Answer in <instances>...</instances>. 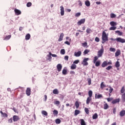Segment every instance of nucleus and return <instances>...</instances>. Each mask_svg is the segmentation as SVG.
Listing matches in <instances>:
<instances>
[{"mask_svg":"<svg viewBox=\"0 0 125 125\" xmlns=\"http://www.w3.org/2000/svg\"><path fill=\"white\" fill-rule=\"evenodd\" d=\"M109 88H110L109 90V93H112V92L114 90V89L111 87V86H109Z\"/></svg>","mask_w":125,"mask_h":125,"instance_id":"nucleus-49","label":"nucleus"},{"mask_svg":"<svg viewBox=\"0 0 125 125\" xmlns=\"http://www.w3.org/2000/svg\"><path fill=\"white\" fill-rule=\"evenodd\" d=\"M101 97H102V95L100 94V95H98L97 94H95V98H97L98 99H99V98H101Z\"/></svg>","mask_w":125,"mask_h":125,"instance_id":"nucleus-32","label":"nucleus"},{"mask_svg":"<svg viewBox=\"0 0 125 125\" xmlns=\"http://www.w3.org/2000/svg\"><path fill=\"white\" fill-rule=\"evenodd\" d=\"M76 68L77 65L75 64H72L70 67V69H71V70H75V69H76Z\"/></svg>","mask_w":125,"mask_h":125,"instance_id":"nucleus-20","label":"nucleus"},{"mask_svg":"<svg viewBox=\"0 0 125 125\" xmlns=\"http://www.w3.org/2000/svg\"><path fill=\"white\" fill-rule=\"evenodd\" d=\"M112 69V66H108L106 68V70L109 71Z\"/></svg>","mask_w":125,"mask_h":125,"instance_id":"nucleus-56","label":"nucleus"},{"mask_svg":"<svg viewBox=\"0 0 125 125\" xmlns=\"http://www.w3.org/2000/svg\"><path fill=\"white\" fill-rule=\"evenodd\" d=\"M82 55V52L78 51V52H75L74 53V56H76V57H80Z\"/></svg>","mask_w":125,"mask_h":125,"instance_id":"nucleus-8","label":"nucleus"},{"mask_svg":"<svg viewBox=\"0 0 125 125\" xmlns=\"http://www.w3.org/2000/svg\"><path fill=\"white\" fill-rule=\"evenodd\" d=\"M53 114L54 116H57V115H58V111L56 110H54L53 111Z\"/></svg>","mask_w":125,"mask_h":125,"instance_id":"nucleus-39","label":"nucleus"},{"mask_svg":"<svg viewBox=\"0 0 125 125\" xmlns=\"http://www.w3.org/2000/svg\"><path fill=\"white\" fill-rule=\"evenodd\" d=\"M100 63H101L100 61H97V62H96L95 63V66H96V67H98L100 65Z\"/></svg>","mask_w":125,"mask_h":125,"instance_id":"nucleus-26","label":"nucleus"},{"mask_svg":"<svg viewBox=\"0 0 125 125\" xmlns=\"http://www.w3.org/2000/svg\"><path fill=\"white\" fill-rule=\"evenodd\" d=\"M53 94H59V91L57 89H55L53 90Z\"/></svg>","mask_w":125,"mask_h":125,"instance_id":"nucleus-18","label":"nucleus"},{"mask_svg":"<svg viewBox=\"0 0 125 125\" xmlns=\"http://www.w3.org/2000/svg\"><path fill=\"white\" fill-rule=\"evenodd\" d=\"M95 41L97 42H99V38H98V37H96L95 39Z\"/></svg>","mask_w":125,"mask_h":125,"instance_id":"nucleus-64","label":"nucleus"},{"mask_svg":"<svg viewBox=\"0 0 125 125\" xmlns=\"http://www.w3.org/2000/svg\"><path fill=\"white\" fill-rule=\"evenodd\" d=\"M108 102H110V101H112L113 100V98H108L107 99Z\"/></svg>","mask_w":125,"mask_h":125,"instance_id":"nucleus-60","label":"nucleus"},{"mask_svg":"<svg viewBox=\"0 0 125 125\" xmlns=\"http://www.w3.org/2000/svg\"><path fill=\"white\" fill-rule=\"evenodd\" d=\"M92 118H93V120H96V119H97V118H98V115H97V113H95L93 115Z\"/></svg>","mask_w":125,"mask_h":125,"instance_id":"nucleus-25","label":"nucleus"},{"mask_svg":"<svg viewBox=\"0 0 125 125\" xmlns=\"http://www.w3.org/2000/svg\"><path fill=\"white\" fill-rule=\"evenodd\" d=\"M88 52H89V51L87 49H86L84 51L83 53H84V54H87V53H88Z\"/></svg>","mask_w":125,"mask_h":125,"instance_id":"nucleus-57","label":"nucleus"},{"mask_svg":"<svg viewBox=\"0 0 125 125\" xmlns=\"http://www.w3.org/2000/svg\"><path fill=\"white\" fill-rule=\"evenodd\" d=\"M120 66V62L117 61L115 63V67H116V68H119Z\"/></svg>","mask_w":125,"mask_h":125,"instance_id":"nucleus-30","label":"nucleus"},{"mask_svg":"<svg viewBox=\"0 0 125 125\" xmlns=\"http://www.w3.org/2000/svg\"><path fill=\"white\" fill-rule=\"evenodd\" d=\"M86 32L87 34H90V33H92V30L89 28H87Z\"/></svg>","mask_w":125,"mask_h":125,"instance_id":"nucleus-23","label":"nucleus"},{"mask_svg":"<svg viewBox=\"0 0 125 125\" xmlns=\"http://www.w3.org/2000/svg\"><path fill=\"white\" fill-rule=\"evenodd\" d=\"M75 16V17H80V16H81V13L80 12L76 13Z\"/></svg>","mask_w":125,"mask_h":125,"instance_id":"nucleus-47","label":"nucleus"},{"mask_svg":"<svg viewBox=\"0 0 125 125\" xmlns=\"http://www.w3.org/2000/svg\"><path fill=\"white\" fill-rule=\"evenodd\" d=\"M12 122H13L12 118H10V119L8 120L9 124H12Z\"/></svg>","mask_w":125,"mask_h":125,"instance_id":"nucleus-62","label":"nucleus"},{"mask_svg":"<svg viewBox=\"0 0 125 125\" xmlns=\"http://www.w3.org/2000/svg\"><path fill=\"white\" fill-rule=\"evenodd\" d=\"M80 62V60H75L74 62H73V64H78V63H79Z\"/></svg>","mask_w":125,"mask_h":125,"instance_id":"nucleus-55","label":"nucleus"},{"mask_svg":"<svg viewBox=\"0 0 125 125\" xmlns=\"http://www.w3.org/2000/svg\"><path fill=\"white\" fill-rule=\"evenodd\" d=\"M13 119L14 122H17L18 121H19V117L16 115L14 116Z\"/></svg>","mask_w":125,"mask_h":125,"instance_id":"nucleus-14","label":"nucleus"},{"mask_svg":"<svg viewBox=\"0 0 125 125\" xmlns=\"http://www.w3.org/2000/svg\"><path fill=\"white\" fill-rule=\"evenodd\" d=\"M16 15H20L21 14V11L20 10L15 9L14 10Z\"/></svg>","mask_w":125,"mask_h":125,"instance_id":"nucleus-13","label":"nucleus"},{"mask_svg":"<svg viewBox=\"0 0 125 125\" xmlns=\"http://www.w3.org/2000/svg\"><path fill=\"white\" fill-rule=\"evenodd\" d=\"M26 5H27V7H30V6H31V5H32V3L29 2L27 3Z\"/></svg>","mask_w":125,"mask_h":125,"instance_id":"nucleus-59","label":"nucleus"},{"mask_svg":"<svg viewBox=\"0 0 125 125\" xmlns=\"http://www.w3.org/2000/svg\"><path fill=\"white\" fill-rule=\"evenodd\" d=\"M42 115H44V116H47V112L46 111H42Z\"/></svg>","mask_w":125,"mask_h":125,"instance_id":"nucleus-41","label":"nucleus"},{"mask_svg":"<svg viewBox=\"0 0 125 125\" xmlns=\"http://www.w3.org/2000/svg\"><path fill=\"white\" fill-rule=\"evenodd\" d=\"M57 68L58 72H61V70H62V64L60 63L58 64L57 65Z\"/></svg>","mask_w":125,"mask_h":125,"instance_id":"nucleus-9","label":"nucleus"},{"mask_svg":"<svg viewBox=\"0 0 125 125\" xmlns=\"http://www.w3.org/2000/svg\"><path fill=\"white\" fill-rule=\"evenodd\" d=\"M104 87H106V85L104 84V82H102L101 83V88L103 89Z\"/></svg>","mask_w":125,"mask_h":125,"instance_id":"nucleus-31","label":"nucleus"},{"mask_svg":"<svg viewBox=\"0 0 125 125\" xmlns=\"http://www.w3.org/2000/svg\"><path fill=\"white\" fill-rule=\"evenodd\" d=\"M89 97L91 98L92 96V91L89 90L88 92Z\"/></svg>","mask_w":125,"mask_h":125,"instance_id":"nucleus-46","label":"nucleus"},{"mask_svg":"<svg viewBox=\"0 0 125 125\" xmlns=\"http://www.w3.org/2000/svg\"><path fill=\"white\" fill-rule=\"evenodd\" d=\"M60 53L61 54H62V55H64V54H65V53H66L65 51V49H62L60 51Z\"/></svg>","mask_w":125,"mask_h":125,"instance_id":"nucleus-29","label":"nucleus"},{"mask_svg":"<svg viewBox=\"0 0 125 125\" xmlns=\"http://www.w3.org/2000/svg\"><path fill=\"white\" fill-rule=\"evenodd\" d=\"M104 53V48H103V45H102V48L98 51V57H101Z\"/></svg>","mask_w":125,"mask_h":125,"instance_id":"nucleus-2","label":"nucleus"},{"mask_svg":"<svg viewBox=\"0 0 125 125\" xmlns=\"http://www.w3.org/2000/svg\"><path fill=\"white\" fill-rule=\"evenodd\" d=\"M80 121L81 125H86L85 122H84V120H83V119H81Z\"/></svg>","mask_w":125,"mask_h":125,"instance_id":"nucleus-37","label":"nucleus"},{"mask_svg":"<svg viewBox=\"0 0 125 125\" xmlns=\"http://www.w3.org/2000/svg\"><path fill=\"white\" fill-rule=\"evenodd\" d=\"M0 113L1 114V116L2 118H7V117H8V115H7V114H6L5 113H3V112H2V111H0Z\"/></svg>","mask_w":125,"mask_h":125,"instance_id":"nucleus-11","label":"nucleus"},{"mask_svg":"<svg viewBox=\"0 0 125 125\" xmlns=\"http://www.w3.org/2000/svg\"><path fill=\"white\" fill-rule=\"evenodd\" d=\"M88 83L89 85H90L91 84V79L90 78L88 79Z\"/></svg>","mask_w":125,"mask_h":125,"instance_id":"nucleus-53","label":"nucleus"},{"mask_svg":"<svg viewBox=\"0 0 125 125\" xmlns=\"http://www.w3.org/2000/svg\"><path fill=\"white\" fill-rule=\"evenodd\" d=\"M120 115L121 117H124V116L125 115V110H122L120 112Z\"/></svg>","mask_w":125,"mask_h":125,"instance_id":"nucleus-21","label":"nucleus"},{"mask_svg":"<svg viewBox=\"0 0 125 125\" xmlns=\"http://www.w3.org/2000/svg\"><path fill=\"white\" fill-rule=\"evenodd\" d=\"M30 38H31V35L30 34H27V35L25 36V40L26 41H28V40H30Z\"/></svg>","mask_w":125,"mask_h":125,"instance_id":"nucleus-24","label":"nucleus"},{"mask_svg":"<svg viewBox=\"0 0 125 125\" xmlns=\"http://www.w3.org/2000/svg\"><path fill=\"white\" fill-rule=\"evenodd\" d=\"M51 59H52V58L51 57V52H49V54L46 56V60L50 62V61H51Z\"/></svg>","mask_w":125,"mask_h":125,"instance_id":"nucleus-6","label":"nucleus"},{"mask_svg":"<svg viewBox=\"0 0 125 125\" xmlns=\"http://www.w3.org/2000/svg\"><path fill=\"white\" fill-rule=\"evenodd\" d=\"M78 3H79V5H80V6H82L83 4L82 3V1H81V0L78 1Z\"/></svg>","mask_w":125,"mask_h":125,"instance_id":"nucleus-63","label":"nucleus"},{"mask_svg":"<svg viewBox=\"0 0 125 125\" xmlns=\"http://www.w3.org/2000/svg\"><path fill=\"white\" fill-rule=\"evenodd\" d=\"M84 111H85L86 114H88L89 113L88 111V109L87 108H85Z\"/></svg>","mask_w":125,"mask_h":125,"instance_id":"nucleus-58","label":"nucleus"},{"mask_svg":"<svg viewBox=\"0 0 125 125\" xmlns=\"http://www.w3.org/2000/svg\"><path fill=\"white\" fill-rule=\"evenodd\" d=\"M54 104H55V105H59L60 104V102L59 101H57L54 102Z\"/></svg>","mask_w":125,"mask_h":125,"instance_id":"nucleus-51","label":"nucleus"},{"mask_svg":"<svg viewBox=\"0 0 125 125\" xmlns=\"http://www.w3.org/2000/svg\"><path fill=\"white\" fill-rule=\"evenodd\" d=\"M75 106H76V109H78L79 107H80V104H79V102L76 101L75 102Z\"/></svg>","mask_w":125,"mask_h":125,"instance_id":"nucleus-34","label":"nucleus"},{"mask_svg":"<svg viewBox=\"0 0 125 125\" xmlns=\"http://www.w3.org/2000/svg\"><path fill=\"white\" fill-rule=\"evenodd\" d=\"M108 108H109V105H108V104H104V110H107V109H108Z\"/></svg>","mask_w":125,"mask_h":125,"instance_id":"nucleus-35","label":"nucleus"},{"mask_svg":"<svg viewBox=\"0 0 125 125\" xmlns=\"http://www.w3.org/2000/svg\"><path fill=\"white\" fill-rule=\"evenodd\" d=\"M90 101H91V98L88 97L86 100V104H89Z\"/></svg>","mask_w":125,"mask_h":125,"instance_id":"nucleus-28","label":"nucleus"},{"mask_svg":"<svg viewBox=\"0 0 125 125\" xmlns=\"http://www.w3.org/2000/svg\"><path fill=\"white\" fill-rule=\"evenodd\" d=\"M119 102H120V99H116L115 100H114L112 102V104H116L117 103H119Z\"/></svg>","mask_w":125,"mask_h":125,"instance_id":"nucleus-17","label":"nucleus"},{"mask_svg":"<svg viewBox=\"0 0 125 125\" xmlns=\"http://www.w3.org/2000/svg\"><path fill=\"white\" fill-rule=\"evenodd\" d=\"M102 39L103 41L102 42V43H105L108 41V35H107L105 31L103 32Z\"/></svg>","mask_w":125,"mask_h":125,"instance_id":"nucleus-1","label":"nucleus"},{"mask_svg":"<svg viewBox=\"0 0 125 125\" xmlns=\"http://www.w3.org/2000/svg\"><path fill=\"white\" fill-rule=\"evenodd\" d=\"M107 65H108V62H107V61L104 62L102 64V67H103V68H104V67H106Z\"/></svg>","mask_w":125,"mask_h":125,"instance_id":"nucleus-16","label":"nucleus"},{"mask_svg":"<svg viewBox=\"0 0 125 125\" xmlns=\"http://www.w3.org/2000/svg\"><path fill=\"white\" fill-rule=\"evenodd\" d=\"M125 87H123L121 90V93H124V92H125Z\"/></svg>","mask_w":125,"mask_h":125,"instance_id":"nucleus-54","label":"nucleus"},{"mask_svg":"<svg viewBox=\"0 0 125 125\" xmlns=\"http://www.w3.org/2000/svg\"><path fill=\"white\" fill-rule=\"evenodd\" d=\"M122 99L123 102H125V93H124L123 94H122Z\"/></svg>","mask_w":125,"mask_h":125,"instance_id":"nucleus-43","label":"nucleus"},{"mask_svg":"<svg viewBox=\"0 0 125 125\" xmlns=\"http://www.w3.org/2000/svg\"><path fill=\"white\" fill-rule=\"evenodd\" d=\"M60 11L61 16H63L65 14V11L64 10V7L60 6Z\"/></svg>","mask_w":125,"mask_h":125,"instance_id":"nucleus-7","label":"nucleus"},{"mask_svg":"<svg viewBox=\"0 0 125 125\" xmlns=\"http://www.w3.org/2000/svg\"><path fill=\"white\" fill-rule=\"evenodd\" d=\"M109 50L111 52H115V51H116V49H115V48L111 47L109 48Z\"/></svg>","mask_w":125,"mask_h":125,"instance_id":"nucleus-45","label":"nucleus"},{"mask_svg":"<svg viewBox=\"0 0 125 125\" xmlns=\"http://www.w3.org/2000/svg\"><path fill=\"white\" fill-rule=\"evenodd\" d=\"M26 94L27 95V96H30L31 95V88H27L26 91Z\"/></svg>","mask_w":125,"mask_h":125,"instance_id":"nucleus-12","label":"nucleus"},{"mask_svg":"<svg viewBox=\"0 0 125 125\" xmlns=\"http://www.w3.org/2000/svg\"><path fill=\"white\" fill-rule=\"evenodd\" d=\"M80 114V110H75V115L77 116V115H79Z\"/></svg>","mask_w":125,"mask_h":125,"instance_id":"nucleus-50","label":"nucleus"},{"mask_svg":"<svg viewBox=\"0 0 125 125\" xmlns=\"http://www.w3.org/2000/svg\"><path fill=\"white\" fill-rule=\"evenodd\" d=\"M114 41H117V42H121L122 43H124L125 42V40L121 38H116L114 40Z\"/></svg>","mask_w":125,"mask_h":125,"instance_id":"nucleus-5","label":"nucleus"},{"mask_svg":"<svg viewBox=\"0 0 125 125\" xmlns=\"http://www.w3.org/2000/svg\"><path fill=\"white\" fill-rule=\"evenodd\" d=\"M62 73L63 75H67V70L63 69Z\"/></svg>","mask_w":125,"mask_h":125,"instance_id":"nucleus-48","label":"nucleus"},{"mask_svg":"<svg viewBox=\"0 0 125 125\" xmlns=\"http://www.w3.org/2000/svg\"><path fill=\"white\" fill-rule=\"evenodd\" d=\"M85 22V19H82L79 21L77 22V25L78 26H81L83 24H84Z\"/></svg>","mask_w":125,"mask_h":125,"instance_id":"nucleus-4","label":"nucleus"},{"mask_svg":"<svg viewBox=\"0 0 125 125\" xmlns=\"http://www.w3.org/2000/svg\"><path fill=\"white\" fill-rule=\"evenodd\" d=\"M88 60H89V58H88L84 59L82 62V65H83V66H87V65H88L87 61H88Z\"/></svg>","mask_w":125,"mask_h":125,"instance_id":"nucleus-3","label":"nucleus"},{"mask_svg":"<svg viewBox=\"0 0 125 125\" xmlns=\"http://www.w3.org/2000/svg\"><path fill=\"white\" fill-rule=\"evenodd\" d=\"M55 123H56V124L58 125V124H60V123H61V120H60V119H57L55 120Z\"/></svg>","mask_w":125,"mask_h":125,"instance_id":"nucleus-40","label":"nucleus"},{"mask_svg":"<svg viewBox=\"0 0 125 125\" xmlns=\"http://www.w3.org/2000/svg\"><path fill=\"white\" fill-rule=\"evenodd\" d=\"M51 55L52 57H55L58 58V56H57V55L56 54L51 53Z\"/></svg>","mask_w":125,"mask_h":125,"instance_id":"nucleus-52","label":"nucleus"},{"mask_svg":"<svg viewBox=\"0 0 125 125\" xmlns=\"http://www.w3.org/2000/svg\"><path fill=\"white\" fill-rule=\"evenodd\" d=\"M98 58H99V57H98L97 56L94 57V59L93 60V63H94V64H95L96 61H97V60H98Z\"/></svg>","mask_w":125,"mask_h":125,"instance_id":"nucleus-33","label":"nucleus"},{"mask_svg":"<svg viewBox=\"0 0 125 125\" xmlns=\"http://www.w3.org/2000/svg\"><path fill=\"white\" fill-rule=\"evenodd\" d=\"M85 5L86 6H87V7H89L90 6V2L88 0H86L85 1Z\"/></svg>","mask_w":125,"mask_h":125,"instance_id":"nucleus-15","label":"nucleus"},{"mask_svg":"<svg viewBox=\"0 0 125 125\" xmlns=\"http://www.w3.org/2000/svg\"><path fill=\"white\" fill-rule=\"evenodd\" d=\"M10 38H11V35H8L7 36H6L4 40H5V41H8V40H9V39H10Z\"/></svg>","mask_w":125,"mask_h":125,"instance_id":"nucleus-44","label":"nucleus"},{"mask_svg":"<svg viewBox=\"0 0 125 125\" xmlns=\"http://www.w3.org/2000/svg\"><path fill=\"white\" fill-rule=\"evenodd\" d=\"M116 29H117V27L112 26V27H110L109 30H110V31H115V30H116Z\"/></svg>","mask_w":125,"mask_h":125,"instance_id":"nucleus-36","label":"nucleus"},{"mask_svg":"<svg viewBox=\"0 0 125 125\" xmlns=\"http://www.w3.org/2000/svg\"><path fill=\"white\" fill-rule=\"evenodd\" d=\"M115 33H116V34H118L119 36H122V35H123V32L120 31H116Z\"/></svg>","mask_w":125,"mask_h":125,"instance_id":"nucleus-42","label":"nucleus"},{"mask_svg":"<svg viewBox=\"0 0 125 125\" xmlns=\"http://www.w3.org/2000/svg\"><path fill=\"white\" fill-rule=\"evenodd\" d=\"M110 25H111V26L115 27V26H117V22L115 21H111L110 22Z\"/></svg>","mask_w":125,"mask_h":125,"instance_id":"nucleus-22","label":"nucleus"},{"mask_svg":"<svg viewBox=\"0 0 125 125\" xmlns=\"http://www.w3.org/2000/svg\"><path fill=\"white\" fill-rule=\"evenodd\" d=\"M117 15L114 13L110 14V18H116Z\"/></svg>","mask_w":125,"mask_h":125,"instance_id":"nucleus-38","label":"nucleus"},{"mask_svg":"<svg viewBox=\"0 0 125 125\" xmlns=\"http://www.w3.org/2000/svg\"><path fill=\"white\" fill-rule=\"evenodd\" d=\"M63 38H64V33H62L60 35L58 42H62L63 41Z\"/></svg>","mask_w":125,"mask_h":125,"instance_id":"nucleus-10","label":"nucleus"},{"mask_svg":"<svg viewBox=\"0 0 125 125\" xmlns=\"http://www.w3.org/2000/svg\"><path fill=\"white\" fill-rule=\"evenodd\" d=\"M82 46H83V47H85L86 48H87V47H88V46H87V43L86 42L83 43Z\"/></svg>","mask_w":125,"mask_h":125,"instance_id":"nucleus-27","label":"nucleus"},{"mask_svg":"<svg viewBox=\"0 0 125 125\" xmlns=\"http://www.w3.org/2000/svg\"><path fill=\"white\" fill-rule=\"evenodd\" d=\"M68 59H69V57L68 56H65L64 57V60L68 61Z\"/></svg>","mask_w":125,"mask_h":125,"instance_id":"nucleus-61","label":"nucleus"},{"mask_svg":"<svg viewBox=\"0 0 125 125\" xmlns=\"http://www.w3.org/2000/svg\"><path fill=\"white\" fill-rule=\"evenodd\" d=\"M121 54V50H118L115 53V57H118Z\"/></svg>","mask_w":125,"mask_h":125,"instance_id":"nucleus-19","label":"nucleus"}]
</instances>
